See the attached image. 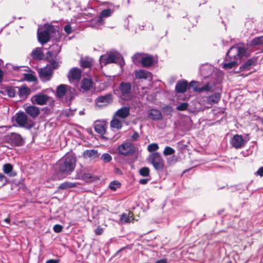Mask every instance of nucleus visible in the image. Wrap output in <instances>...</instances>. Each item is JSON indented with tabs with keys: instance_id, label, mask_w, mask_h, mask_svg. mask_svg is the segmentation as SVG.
<instances>
[{
	"instance_id": "63",
	"label": "nucleus",
	"mask_w": 263,
	"mask_h": 263,
	"mask_svg": "<svg viewBox=\"0 0 263 263\" xmlns=\"http://www.w3.org/2000/svg\"><path fill=\"white\" fill-rule=\"evenodd\" d=\"M15 175V174L11 173L10 174V176H14Z\"/></svg>"
},
{
	"instance_id": "52",
	"label": "nucleus",
	"mask_w": 263,
	"mask_h": 263,
	"mask_svg": "<svg viewBox=\"0 0 263 263\" xmlns=\"http://www.w3.org/2000/svg\"><path fill=\"white\" fill-rule=\"evenodd\" d=\"M64 30L68 34H69L72 32L71 27L69 25H66L64 27Z\"/></svg>"
},
{
	"instance_id": "39",
	"label": "nucleus",
	"mask_w": 263,
	"mask_h": 263,
	"mask_svg": "<svg viewBox=\"0 0 263 263\" xmlns=\"http://www.w3.org/2000/svg\"><path fill=\"white\" fill-rule=\"evenodd\" d=\"M149 169L147 167H143L139 171L140 175L143 177H148L149 176Z\"/></svg>"
},
{
	"instance_id": "46",
	"label": "nucleus",
	"mask_w": 263,
	"mask_h": 263,
	"mask_svg": "<svg viewBox=\"0 0 263 263\" xmlns=\"http://www.w3.org/2000/svg\"><path fill=\"white\" fill-rule=\"evenodd\" d=\"M163 111L166 116H171L173 112V108L170 106H165L162 108Z\"/></svg>"
},
{
	"instance_id": "8",
	"label": "nucleus",
	"mask_w": 263,
	"mask_h": 263,
	"mask_svg": "<svg viewBox=\"0 0 263 263\" xmlns=\"http://www.w3.org/2000/svg\"><path fill=\"white\" fill-rule=\"evenodd\" d=\"M57 67V63H54L52 64V68L51 65H49L43 68H41L39 72L41 80L43 82L49 81L52 78L53 69Z\"/></svg>"
},
{
	"instance_id": "25",
	"label": "nucleus",
	"mask_w": 263,
	"mask_h": 263,
	"mask_svg": "<svg viewBox=\"0 0 263 263\" xmlns=\"http://www.w3.org/2000/svg\"><path fill=\"white\" fill-rule=\"evenodd\" d=\"M112 12L113 11L110 9H107L102 10L100 13V15L99 16L98 20H97L98 22H99V23H100V24L104 23V22L103 18L109 17L111 15Z\"/></svg>"
},
{
	"instance_id": "56",
	"label": "nucleus",
	"mask_w": 263,
	"mask_h": 263,
	"mask_svg": "<svg viewBox=\"0 0 263 263\" xmlns=\"http://www.w3.org/2000/svg\"><path fill=\"white\" fill-rule=\"evenodd\" d=\"M257 174L260 176H263V167H261L258 170Z\"/></svg>"
},
{
	"instance_id": "1",
	"label": "nucleus",
	"mask_w": 263,
	"mask_h": 263,
	"mask_svg": "<svg viewBox=\"0 0 263 263\" xmlns=\"http://www.w3.org/2000/svg\"><path fill=\"white\" fill-rule=\"evenodd\" d=\"M60 172L66 174L72 172L76 166V158L70 154L65 155L58 164Z\"/></svg>"
},
{
	"instance_id": "42",
	"label": "nucleus",
	"mask_w": 263,
	"mask_h": 263,
	"mask_svg": "<svg viewBox=\"0 0 263 263\" xmlns=\"http://www.w3.org/2000/svg\"><path fill=\"white\" fill-rule=\"evenodd\" d=\"M175 152V151L173 148L167 146L165 147L163 151V155L164 156L171 155L174 154Z\"/></svg>"
},
{
	"instance_id": "62",
	"label": "nucleus",
	"mask_w": 263,
	"mask_h": 263,
	"mask_svg": "<svg viewBox=\"0 0 263 263\" xmlns=\"http://www.w3.org/2000/svg\"><path fill=\"white\" fill-rule=\"evenodd\" d=\"M4 221H5L6 222H7V223H9V219H8V218H6V219H5V220H4Z\"/></svg>"
},
{
	"instance_id": "26",
	"label": "nucleus",
	"mask_w": 263,
	"mask_h": 263,
	"mask_svg": "<svg viewBox=\"0 0 263 263\" xmlns=\"http://www.w3.org/2000/svg\"><path fill=\"white\" fill-rule=\"evenodd\" d=\"M69 87L67 85L61 84L57 88V96L62 98L67 92V89Z\"/></svg>"
},
{
	"instance_id": "14",
	"label": "nucleus",
	"mask_w": 263,
	"mask_h": 263,
	"mask_svg": "<svg viewBox=\"0 0 263 263\" xmlns=\"http://www.w3.org/2000/svg\"><path fill=\"white\" fill-rule=\"evenodd\" d=\"M48 100V97L44 94H38L33 96L31 98L32 102L40 105L45 104Z\"/></svg>"
},
{
	"instance_id": "17",
	"label": "nucleus",
	"mask_w": 263,
	"mask_h": 263,
	"mask_svg": "<svg viewBox=\"0 0 263 263\" xmlns=\"http://www.w3.org/2000/svg\"><path fill=\"white\" fill-rule=\"evenodd\" d=\"M135 74L136 78L139 79H148L152 80L153 79L152 74L146 70L140 69L138 71H135Z\"/></svg>"
},
{
	"instance_id": "60",
	"label": "nucleus",
	"mask_w": 263,
	"mask_h": 263,
	"mask_svg": "<svg viewBox=\"0 0 263 263\" xmlns=\"http://www.w3.org/2000/svg\"><path fill=\"white\" fill-rule=\"evenodd\" d=\"M6 182V177L3 174H0V181Z\"/></svg>"
},
{
	"instance_id": "10",
	"label": "nucleus",
	"mask_w": 263,
	"mask_h": 263,
	"mask_svg": "<svg viewBox=\"0 0 263 263\" xmlns=\"http://www.w3.org/2000/svg\"><path fill=\"white\" fill-rule=\"evenodd\" d=\"M5 140L12 146H20L23 145L24 144V141L21 136L15 133L8 134L5 136Z\"/></svg>"
},
{
	"instance_id": "45",
	"label": "nucleus",
	"mask_w": 263,
	"mask_h": 263,
	"mask_svg": "<svg viewBox=\"0 0 263 263\" xmlns=\"http://www.w3.org/2000/svg\"><path fill=\"white\" fill-rule=\"evenodd\" d=\"M101 159L104 162H110L111 159V156L107 154V153H104L103 154L101 157Z\"/></svg>"
},
{
	"instance_id": "13",
	"label": "nucleus",
	"mask_w": 263,
	"mask_h": 263,
	"mask_svg": "<svg viewBox=\"0 0 263 263\" xmlns=\"http://www.w3.org/2000/svg\"><path fill=\"white\" fill-rule=\"evenodd\" d=\"M112 100V95L109 93L100 96L96 99V105L99 107L105 106L110 103Z\"/></svg>"
},
{
	"instance_id": "47",
	"label": "nucleus",
	"mask_w": 263,
	"mask_h": 263,
	"mask_svg": "<svg viewBox=\"0 0 263 263\" xmlns=\"http://www.w3.org/2000/svg\"><path fill=\"white\" fill-rule=\"evenodd\" d=\"M188 104L187 103H182L180 105H178L176 107L177 110L179 111H184L187 108Z\"/></svg>"
},
{
	"instance_id": "7",
	"label": "nucleus",
	"mask_w": 263,
	"mask_h": 263,
	"mask_svg": "<svg viewBox=\"0 0 263 263\" xmlns=\"http://www.w3.org/2000/svg\"><path fill=\"white\" fill-rule=\"evenodd\" d=\"M133 61L135 63L140 62L144 67H148L154 63L153 56L143 53H136L133 57Z\"/></svg>"
},
{
	"instance_id": "31",
	"label": "nucleus",
	"mask_w": 263,
	"mask_h": 263,
	"mask_svg": "<svg viewBox=\"0 0 263 263\" xmlns=\"http://www.w3.org/2000/svg\"><path fill=\"white\" fill-rule=\"evenodd\" d=\"M81 87L85 90H89L92 86V82L89 79H84L82 81Z\"/></svg>"
},
{
	"instance_id": "23",
	"label": "nucleus",
	"mask_w": 263,
	"mask_h": 263,
	"mask_svg": "<svg viewBox=\"0 0 263 263\" xmlns=\"http://www.w3.org/2000/svg\"><path fill=\"white\" fill-rule=\"evenodd\" d=\"M83 156L85 158H89L90 159H95L98 157L99 155L98 151L95 149L86 150L83 153Z\"/></svg>"
},
{
	"instance_id": "61",
	"label": "nucleus",
	"mask_w": 263,
	"mask_h": 263,
	"mask_svg": "<svg viewBox=\"0 0 263 263\" xmlns=\"http://www.w3.org/2000/svg\"><path fill=\"white\" fill-rule=\"evenodd\" d=\"M3 71L0 69V82L2 81V79L3 77Z\"/></svg>"
},
{
	"instance_id": "54",
	"label": "nucleus",
	"mask_w": 263,
	"mask_h": 263,
	"mask_svg": "<svg viewBox=\"0 0 263 263\" xmlns=\"http://www.w3.org/2000/svg\"><path fill=\"white\" fill-rule=\"evenodd\" d=\"M149 180L150 179H141L139 180V183L141 184H146Z\"/></svg>"
},
{
	"instance_id": "21",
	"label": "nucleus",
	"mask_w": 263,
	"mask_h": 263,
	"mask_svg": "<svg viewBox=\"0 0 263 263\" xmlns=\"http://www.w3.org/2000/svg\"><path fill=\"white\" fill-rule=\"evenodd\" d=\"M18 89V92L20 97L21 99H26L30 93L31 90L25 85H23L20 87H16Z\"/></svg>"
},
{
	"instance_id": "57",
	"label": "nucleus",
	"mask_w": 263,
	"mask_h": 263,
	"mask_svg": "<svg viewBox=\"0 0 263 263\" xmlns=\"http://www.w3.org/2000/svg\"><path fill=\"white\" fill-rule=\"evenodd\" d=\"M139 134L137 132H135L133 134V140H137L138 138H139Z\"/></svg>"
},
{
	"instance_id": "3",
	"label": "nucleus",
	"mask_w": 263,
	"mask_h": 263,
	"mask_svg": "<svg viewBox=\"0 0 263 263\" xmlns=\"http://www.w3.org/2000/svg\"><path fill=\"white\" fill-rule=\"evenodd\" d=\"M54 27L48 24L44 25L43 27H40L37 30V37L39 41L44 44L47 43L50 37V35L54 31Z\"/></svg>"
},
{
	"instance_id": "49",
	"label": "nucleus",
	"mask_w": 263,
	"mask_h": 263,
	"mask_svg": "<svg viewBox=\"0 0 263 263\" xmlns=\"http://www.w3.org/2000/svg\"><path fill=\"white\" fill-rule=\"evenodd\" d=\"M211 88L212 87L210 85H209V84H207L203 86L202 87L199 88V92H201L203 91H211Z\"/></svg>"
},
{
	"instance_id": "9",
	"label": "nucleus",
	"mask_w": 263,
	"mask_h": 263,
	"mask_svg": "<svg viewBox=\"0 0 263 263\" xmlns=\"http://www.w3.org/2000/svg\"><path fill=\"white\" fill-rule=\"evenodd\" d=\"M120 97L124 101L130 100L132 99L131 86L130 83L121 82L120 84Z\"/></svg>"
},
{
	"instance_id": "43",
	"label": "nucleus",
	"mask_w": 263,
	"mask_h": 263,
	"mask_svg": "<svg viewBox=\"0 0 263 263\" xmlns=\"http://www.w3.org/2000/svg\"><path fill=\"white\" fill-rule=\"evenodd\" d=\"M12 169L13 166L10 164H5L3 166V171L5 174H9L12 172Z\"/></svg>"
},
{
	"instance_id": "28",
	"label": "nucleus",
	"mask_w": 263,
	"mask_h": 263,
	"mask_svg": "<svg viewBox=\"0 0 263 263\" xmlns=\"http://www.w3.org/2000/svg\"><path fill=\"white\" fill-rule=\"evenodd\" d=\"M95 130L101 135L104 134L106 132L105 124L100 122H96L95 125Z\"/></svg>"
},
{
	"instance_id": "18",
	"label": "nucleus",
	"mask_w": 263,
	"mask_h": 263,
	"mask_svg": "<svg viewBox=\"0 0 263 263\" xmlns=\"http://www.w3.org/2000/svg\"><path fill=\"white\" fill-rule=\"evenodd\" d=\"M129 107H122L115 112L114 116L123 121L129 115Z\"/></svg>"
},
{
	"instance_id": "27",
	"label": "nucleus",
	"mask_w": 263,
	"mask_h": 263,
	"mask_svg": "<svg viewBox=\"0 0 263 263\" xmlns=\"http://www.w3.org/2000/svg\"><path fill=\"white\" fill-rule=\"evenodd\" d=\"M61 46L58 44H53L50 47V50L48 51L47 54H50L51 56L56 57L61 51Z\"/></svg>"
},
{
	"instance_id": "38",
	"label": "nucleus",
	"mask_w": 263,
	"mask_h": 263,
	"mask_svg": "<svg viewBox=\"0 0 263 263\" xmlns=\"http://www.w3.org/2000/svg\"><path fill=\"white\" fill-rule=\"evenodd\" d=\"M81 66L83 68H90L91 66V62L88 59H82L80 61Z\"/></svg>"
},
{
	"instance_id": "33",
	"label": "nucleus",
	"mask_w": 263,
	"mask_h": 263,
	"mask_svg": "<svg viewBox=\"0 0 263 263\" xmlns=\"http://www.w3.org/2000/svg\"><path fill=\"white\" fill-rule=\"evenodd\" d=\"M201 74L206 78L212 73V68L209 66H202L200 68Z\"/></svg>"
},
{
	"instance_id": "24",
	"label": "nucleus",
	"mask_w": 263,
	"mask_h": 263,
	"mask_svg": "<svg viewBox=\"0 0 263 263\" xmlns=\"http://www.w3.org/2000/svg\"><path fill=\"white\" fill-rule=\"evenodd\" d=\"M0 92L2 94L4 95H7L10 98L14 97L16 93L15 88L12 86H8L4 90H1Z\"/></svg>"
},
{
	"instance_id": "32",
	"label": "nucleus",
	"mask_w": 263,
	"mask_h": 263,
	"mask_svg": "<svg viewBox=\"0 0 263 263\" xmlns=\"http://www.w3.org/2000/svg\"><path fill=\"white\" fill-rule=\"evenodd\" d=\"M32 56L34 59L41 60L43 57V54L41 51V50L36 48L34 50H33L32 52Z\"/></svg>"
},
{
	"instance_id": "36",
	"label": "nucleus",
	"mask_w": 263,
	"mask_h": 263,
	"mask_svg": "<svg viewBox=\"0 0 263 263\" xmlns=\"http://www.w3.org/2000/svg\"><path fill=\"white\" fill-rule=\"evenodd\" d=\"M99 18V16L95 17L93 18L90 24V26L91 27L95 28H100L103 24L104 23L100 24L99 23V22H98V20Z\"/></svg>"
},
{
	"instance_id": "41",
	"label": "nucleus",
	"mask_w": 263,
	"mask_h": 263,
	"mask_svg": "<svg viewBox=\"0 0 263 263\" xmlns=\"http://www.w3.org/2000/svg\"><path fill=\"white\" fill-rule=\"evenodd\" d=\"M82 179L86 182H91L94 179L95 177L90 173L84 174L82 176Z\"/></svg>"
},
{
	"instance_id": "30",
	"label": "nucleus",
	"mask_w": 263,
	"mask_h": 263,
	"mask_svg": "<svg viewBox=\"0 0 263 263\" xmlns=\"http://www.w3.org/2000/svg\"><path fill=\"white\" fill-rule=\"evenodd\" d=\"M254 60L252 59L247 60L240 67L241 71L249 70L252 65L254 64Z\"/></svg>"
},
{
	"instance_id": "12",
	"label": "nucleus",
	"mask_w": 263,
	"mask_h": 263,
	"mask_svg": "<svg viewBox=\"0 0 263 263\" xmlns=\"http://www.w3.org/2000/svg\"><path fill=\"white\" fill-rule=\"evenodd\" d=\"M81 69L78 68L74 67L71 68L68 74L69 81L72 83V81H79L81 77Z\"/></svg>"
},
{
	"instance_id": "20",
	"label": "nucleus",
	"mask_w": 263,
	"mask_h": 263,
	"mask_svg": "<svg viewBox=\"0 0 263 263\" xmlns=\"http://www.w3.org/2000/svg\"><path fill=\"white\" fill-rule=\"evenodd\" d=\"M188 83L186 81H178L175 86V90L178 93H183L187 90Z\"/></svg>"
},
{
	"instance_id": "11",
	"label": "nucleus",
	"mask_w": 263,
	"mask_h": 263,
	"mask_svg": "<svg viewBox=\"0 0 263 263\" xmlns=\"http://www.w3.org/2000/svg\"><path fill=\"white\" fill-rule=\"evenodd\" d=\"M119 155L123 156H129L132 155V140L128 139L119 145L117 148Z\"/></svg>"
},
{
	"instance_id": "6",
	"label": "nucleus",
	"mask_w": 263,
	"mask_h": 263,
	"mask_svg": "<svg viewBox=\"0 0 263 263\" xmlns=\"http://www.w3.org/2000/svg\"><path fill=\"white\" fill-rule=\"evenodd\" d=\"M15 121L19 126L30 129L33 126L32 120L24 112H18L15 115Z\"/></svg>"
},
{
	"instance_id": "53",
	"label": "nucleus",
	"mask_w": 263,
	"mask_h": 263,
	"mask_svg": "<svg viewBox=\"0 0 263 263\" xmlns=\"http://www.w3.org/2000/svg\"><path fill=\"white\" fill-rule=\"evenodd\" d=\"M103 232V229L100 227L97 228L95 230V233L96 235H101Z\"/></svg>"
},
{
	"instance_id": "15",
	"label": "nucleus",
	"mask_w": 263,
	"mask_h": 263,
	"mask_svg": "<svg viewBox=\"0 0 263 263\" xmlns=\"http://www.w3.org/2000/svg\"><path fill=\"white\" fill-rule=\"evenodd\" d=\"M147 117L154 121L161 120L163 119L161 111L157 109H149L147 112Z\"/></svg>"
},
{
	"instance_id": "50",
	"label": "nucleus",
	"mask_w": 263,
	"mask_h": 263,
	"mask_svg": "<svg viewBox=\"0 0 263 263\" xmlns=\"http://www.w3.org/2000/svg\"><path fill=\"white\" fill-rule=\"evenodd\" d=\"M120 220L123 223L128 222L129 220V217L126 214H123L121 215Z\"/></svg>"
},
{
	"instance_id": "58",
	"label": "nucleus",
	"mask_w": 263,
	"mask_h": 263,
	"mask_svg": "<svg viewBox=\"0 0 263 263\" xmlns=\"http://www.w3.org/2000/svg\"><path fill=\"white\" fill-rule=\"evenodd\" d=\"M155 263H167V260L165 258L157 260Z\"/></svg>"
},
{
	"instance_id": "2",
	"label": "nucleus",
	"mask_w": 263,
	"mask_h": 263,
	"mask_svg": "<svg viewBox=\"0 0 263 263\" xmlns=\"http://www.w3.org/2000/svg\"><path fill=\"white\" fill-rule=\"evenodd\" d=\"M100 63L101 65L104 66L110 63H116L119 65L120 67H122L124 64L122 56L116 51L107 52L102 55L100 58Z\"/></svg>"
},
{
	"instance_id": "22",
	"label": "nucleus",
	"mask_w": 263,
	"mask_h": 263,
	"mask_svg": "<svg viewBox=\"0 0 263 263\" xmlns=\"http://www.w3.org/2000/svg\"><path fill=\"white\" fill-rule=\"evenodd\" d=\"M123 120L114 116L112 120L110 122V127L112 128L117 130L121 128L122 126Z\"/></svg>"
},
{
	"instance_id": "34",
	"label": "nucleus",
	"mask_w": 263,
	"mask_h": 263,
	"mask_svg": "<svg viewBox=\"0 0 263 263\" xmlns=\"http://www.w3.org/2000/svg\"><path fill=\"white\" fill-rule=\"evenodd\" d=\"M77 186L76 183L70 182H65L61 183L59 186V189L62 190L68 189L76 187Z\"/></svg>"
},
{
	"instance_id": "16",
	"label": "nucleus",
	"mask_w": 263,
	"mask_h": 263,
	"mask_svg": "<svg viewBox=\"0 0 263 263\" xmlns=\"http://www.w3.org/2000/svg\"><path fill=\"white\" fill-rule=\"evenodd\" d=\"M231 144L235 148H240L245 145V141L241 135H236L232 138Z\"/></svg>"
},
{
	"instance_id": "59",
	"label": "nucleus",
	"mask_w": 263,
	"mask_h": 263,
	"mask_svg": "<svg viewBox=\"0 0 263 263\" xmlns=\"http://www.w3.org/2000/svg\"><path fill=\"white\" fill-rule=\"evenodd\" d=\"M130 17V16L129 15L127 18V19L125 20V23L127 22V24H125V27L126 29H129V21L128 20V18Z\"/></svg>"
},
{
	"instance_id": "55",
	"label": "nucleus",
	"mask_w": 263,
	"mask_h": 263,
	"mask_svg": "<svg viewBox=\"0 0 263 263\" xmlns=\"http://www.w3.org/2000/svg\"><path fill=\"white\" fill-rule=\"evenodd\" d=\"M59 259H51L46 261V263H59Z\"/></svg>"
},
{
	"instance_id": "19",
	"label": "nucleus",
	"mask_w": 263,
	"mask_h": 263,
	"mask_svg": "<svg viewBox=\"0 0 263 263\" xmlns=\"http://www.w3.org/2000/svg\"><path fill=\"white\" fill-rule=\"evenodd\" d=\"M25 110L26 112L32 118H36L40 114L39 108L34 106H28L25 108Z\"/></svg>"
},
{
	"instance_id": "51",
	"label": "nucleus",
	"mask_w": 263,
	"mask_h": 263,
	"mask_svg": "<svg viewBox=\"0 0 263 263\" xmlns=\"http://www.w3.org/2000/svg\"><path fill=\"white\" fill-rule=\"evenodd\" d=\"M63 227L60 224H55L53 227V230L56 233H60L62 231Z\"/></svg>"
},
{
	"instance_id": "29",
	"label": "nucleus",
	"mask_w": 263,
	"mask_h": 263,
	"mask_svg": "<svg viewBox=\"0 0 263 263\" xmlns=\"http://www.w3.org/2000/svg\"><path fill=\"white\" fill-rule=\"evenodd\" d=\"M220 99V94L219 93H215L209 96L208 98V102L210 104L217 103Z\"/></svg>"
},
{
	"instance_id": "40",
	"label": "nucleus",
	"mask_w": 263,
	"mask_h": 263,
	"mask_svg": "<svg viewBox=\"0 0 263 263\" xmlns=\"http://www.w3.org/2000/svg\"><path fill=\"white\" fill-rule=\"evenodd\" d=\"M121 183L117 181H113L109 185V188L112 191H116L118 188L120 187Z\"/></svg>"
},
{
	"instance_id": "35",
	"label": "nucleus",
	"mask_w": 263,
	"mask_h": 263,
	"mask_svg": "<svg viewBox=\"0 0 263 263\" xmlns=\"http://www.w3.org/2000/svg\"><path fill=\"white\" fill-rule=\"evenodd\" d=\"M231 62L223 64L222 67L226 69H229L235 67L237 65V60H231Z\"/></svg>"
},
{
	"instance_id": "44",
	"label": "nucleus",
	"mask_w": 263,
	"mask_h": 263,
	"mask_svg": "<svg viewBox=\"0 0 263 263\" xmlns=\"http://www.w3.org/2000/svg\"><path fill=\"white\" fill-rule=\"evenodd\" d=\"M159 149V146L157 143H153L149 144L147 147V150L149 152H155Z\"/></svg>"
},
{
	"instance_id": "64",
	"label": "nucleus",
	"mask_w": 263,
	"mask_h": 263,
	"mask_svg": "<svg viewBox=\"0 0 263 263\" xmlns=\"http://www.w3.org/2000/svg\"><path fill=\"white\" fill-rule=\"evenodd\" d=\"M261 123L263 124V118L261 119Z\"/></svg>"
},
{
	"instance_id": "48",
	"label": "nucleus",
	"mask_w": 263,
	"mask_h": 263,
	"mask_svg": "<svg viewBox=\"0 0 263 263\" xmlns=\"http://www.w3.org/2000/svg\"><path fill=\"white\" fill-rule=\"evenodd\" d=\"M190 87L193 89L194 91L199 92V88L198 87L196 82L194 81L191 82Z\"/></svg>"
},
{
	"instance_id": "5",
	"label": "nucleus",
	"mask_w": 263,
	"mask_h": 263,
	"mask_svg": "<svg viewBox=\"0 0 263 263\" xmlns=\"http://www.w3.org/2000/svg\"><path fill=\"white\" fill-rule=\"evenodd\" d=\"M147 160L157 172H161L163 171L164 161L160 153L158 152L152 153L147 158Z\"/></svg>"
},
{
	"instance_id": "4",
	"label": "nucleus",
	"mask_w": 263,
	"mask_h": 263,
	"mask_svg": "<svg viewBox=\"0 0 263 263\" xmlns=\"http://www.w3.org/2000/svg\"><path fill=\"white\" fill-rule=\"evenodd\" d=\"M247 52V49L242 46H233L231 47L227 53L226 60L228 58L230 60H240Z\"/></svg>"
},
{
	"instance_id": "37",
	"label": "nucleus",
	"mask_w": 263,
	"mask_h": 263,
	"mask_svg": "<svg viewBox=\"0 0 263 263\" xmlns=\"http://www.w3.org/2000/svg\"><path fill=\"white\" fill-rule=\"evenodd\" d=\"M251 44L253 46H257V45H259L262 44H263V36L254 38L252 40Z\"/></svg>"
}]
</instances>
